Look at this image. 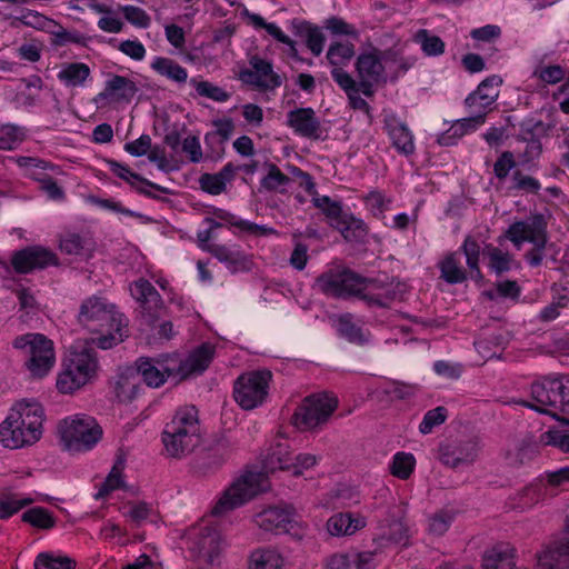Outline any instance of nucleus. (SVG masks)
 Returning a JSON list of instances; mask_svg holds the SVG:
<instances>
[{"mask_svg":"<svg viewBox=\"0 0 569 569\" xmlns=\"http://www.w3.org/2000/svg\"><path fill=\"white\" fill-rule=\"evenodd\" d=\"M547 130L546 123L541 120H526L521 122L519 140L527 143L523 154L528 160L540 157L542 152L540 137L545 136Z\"/></svg>","mask_w":569,"mask_h":569,"instance_id":"4be33fe9","label":"nucleus"},{"mask_svg":"<svg viewBox=\"0 0 569 569\" xmlns=\"http://www.w3.org/2000/svg\"><path fill=\"white\" fill-rule=\"evenodd\" d=\"M58 431L64 448L74 452L91 450L102 437L101 427L93 417L87 415L63 419Z\"/></svg>","mask_w":569,"mask_h":569,"instance_id":"423d86ee","label":"nucleus"},{"mask_svg":"<svg viewBox=\"0 0 569 569\" xmlns=\"http://www.w3.org/2000/svg\"><path fill=\"white\" fill-rule=\"evenodd\" d=\"M447 417L448 411L442 406L428 410L419 425V431L422 435L430 433L435 427L442 425L446 421Z\"/></svg>","mask_w":569,"mask_h":569,"instance_id":"052dcab7","label":"nucleus"},{"mask_svg":"<svg viewBox=\"0 0 569 569\" xmlns=\"http://www.w3.org/2000/svg\"><path fill=\"white\" fill-rule=\"evenodd\" d=\"M131 296L139 302L141 308L142 321L152 327L159 318V311L163 307L160 293L153 284L144 279L139 278L131 286Z\"/></svg>","mask_w":569,"mask_h":569,"instance_id":"2eb2a0df","label":"nucleus"},{"mask_svg":"<svg viewBox=\"0 0 569 569\" xmlns=\"http://www.w3.org/2000/svg\"><path fill=\"white\" fill-rule=\"evenodd\" d=\"M44 410L37 401H18L0 423V443L9 449L32 446L43 432Z\"/></svg>","mask_w":569,"mask_h":569,"instance_id":"f03ea898","label":"nucleus"},{"mask_svg":"<svg viewBox=\"0 0 569 569\" xmlns=\"http://www.w3.org/2000/svg\"><path fill=\"white\" fill-rule=\"evenodd\" d=\"M283 558L273 549H260L251 553L250 569H282Z\"/></svg>","mask_w":569,"mask_h":569,"instance_id":"37998d69","label":"nucleus"},{"mask_svg":"<svg viewBox=\"0 0 569 569\" xmlns=\"http://www.w3.org/2000/svg\"><path fill=\"white\" fill-rule=\"evenodd\" d=\"M122 316L106 298L91 296L80 303L77 322L90 332H102L104 328H113V326L120 329Z\"/></svg>","mask_w":569,"mask_h":569,"instance_id":"9d476101","label":"nucleus"},{"mask_svg":"<svg viewBox=\"0 0 569 569\" xmlns=\"http://www.w3.org/2000/svg\"><path fill=\"white\" fill-rule=\"evenodd\" d=\"M365 525L363 518L353 517L350 512H341L329 518L327 529L331 536H350Z\"/></svg>","mask_w":569,"mask_h":569,"instance_id":"c756f323","label":"nucleus"},{"mask_svg":"<svg viewBox=\"0 0 569 569\" xmlns=\"http://www.w3.org/2000/svg\"><path fill=\"white\" fill-rule=\"evenodd\" d=\"M11 267L19 274H27L36 269H44L48 266L59 263L57 254L41 246H29L17 250L11 257Z\"/></svg>","mask_w":569,"mask_h":569,"instance_id":"4468645a","label":"nucleus"},{"mask_svg":"<svg viewBox=\"0 0 569 569\" xmlns=\"http://www.w3.org/2000/svg\"><path fill=\"white\" fill-rule=\"evenodd\" d=\"M213 126L216 127V130L208 132L204 136V142L208 146L213 143L218 138H220V143H223L229 140L234 130V123L230 118L214 120Z\"/></svg>","mask_w":569,"mask_h":569,"instance_id":"680f3d73","label":"nucleus"},{"mask_svg":"<svg viewBox=\"0 0 569 569\" xmlns=\"http://www.w3.org/2000/svg\"><path fill=\"white\" fill-rule=\"evenodd\" d=\"M252 69L264 80V89L272 90L282 84V78L273 72L271 62L257 56L250 59Z\"/></svg>","mask_w":569,"mask_h":569,"instance_id":"a18cd8bd","label":"nucleus"},{"mask_svg":"<svg viewBox=\"0 0 569 569\" xmlns=\"http://www.w3.org/2000/svg\"><path fill=\"white\" fill-rule=\"evenodd\" d=\"M13 347L23 351L29 358L26 367L33 377H44L53 367L56 357L53 342L42 333H24L18 336Z\"/></svg>","mask_w":569,"mask_h":569,"instance_id":"1a4fd4ad","label":"nucleus"},{"mask_svg":"<svg viewBox=\"0 0 569 569\" xmlns=\"http://www.w3.org/2000/svg\"><path fill=\"white\" fill-rule=\"evenodd\" d=\"M367 278L346 267L330 268L316 278L313 288L333 299H349L366 290Z\"/></svg>","mask_w":569,"mask_h":569,"instance_id":"0eeeda50","label":"nucleus"},{"mask_svg":"<svg viewBox=\"0 0 569 569\" xmlns=\"http://www.w3.org/2000/svg\"><path fill=\"white\" fill-rule=\"evenodd\" d=\"M60 249L67 254L88 258L92 252V242L90 239L82 238L80 234L69 233L60 240Z\"/></svg>","mask_w":569,"mask_h":569,"instance_id":"a19ab883","label":"nucleus"},{"mask_svg":"<svg viewBox=\"0 0 569 569\" xmlns=\"http://www.w3.org/2000/svg\"><path fill=\"white\" fill-rule=\"evenodd\" d=\"M416 459L415 456L410 452H397L390 465V472L392 476L406 480L408 479L415 470Z\"/></svg>","mask_w":569,"mask_h":569,"instance_id":"3c124183","label":"nucleus"},{"mask_svg":"<svg viewBox=\"0 0 569 569\" xmlns=\"http://www.w3.org/2000/svg\"><path fill=\"white\" fill-rule=\"evenodd\" d=\"M108 164L111 172L124 181H129V179H134L148 188L160 191L162 193H170V190L168 188L157 184L141 177L140 174L131 171V169L127 164H122L116 160H109Z\"/></svg>","mask_w":569,"mask_h":569,"instance_id":"49530a36","label":"nucleus"},{"mask_svg":"<svg viewBox=\"0 0 569 569\" xmlns=\"http://www.w3.org/2000/svg\"><path fill=\"white\" fill-rule=\"evenodd\" d=\"M460 249L466 257V262L470 270V278L475 281L481 280L482 273L479 269L480 244L478 241L471 236H468Z\"/></svg>","mask_w":569,"mask_h":569,"instance_id":"ea45409f","label":"nucleus"},{"mask_svg":"<svg viewBox=\"0 0 569 569\" xmlns=\"http://www.w3.org/2000/svg\"><path fill=\"white\" fill-rule=\"evenodd\" d=\"M502 83V78L492 74L482 80L477 89L469 93L465 99V104L470 109L471 114H483V123L488 108L498 99L499 91L497 87Z\"/></svg>","mask_w":569,"mask_h":569,"instance_id":"dca6fc26","label":"nucleus"},{"mask_svg":"<svg viewBox=\"0 0 569 569\" xmlns=\"http://www.w3.org/2000/svg\"><path fill=\"white\" fill-rule=\"evenodd\" d=\"M338 407L333 393L322 392L305 398L293 413V423L302 430H315L326 425Z\"/></svg>","mask_w":569,"mask_h":569,"instance_id":"9b49d317","label":"nucleus"},{"mask_svg":"<svg viewBox=\"0 0 569 569\" xmlns=\"http://www.w3.org/2000/svg\"><path fill=\"white\" fill-rule=\"evenodd\" d=\"M371 288L379 293L380 299L385 302V307L388 308L390 303L395 300H399L403 295V284L400 282L389 281L382 282L377 279L367 278L366 289Z\"/></svg>","mask_w":569,"mask_h":569,"instance_id":"c9c22d12","label":"nucleus"},{"mask_svg":"<svg viewBox=\"0 0 569 569\" xmlns=\"http://www.w3.org/2000/svg\"><path fill=\"white\" fill-rule=\"evenodd\" d=\"M531 401L523 400V407L569 423V376L546 377L531 385Z\"/></svg>","mask_w":569,"mask_h":569,"instance_id":"20e7f679","label":"nucleus"},{"mask_svg":"<svg viewBox=\"0 0 569 569\" xmlns=\"http://www.w3.org/2000/svg\"><path fill=\"white\" fill-rule=\"evenodd\" d=\"M54 27H57V30H52L51 34L53 37L52 43L57 47H62L68 43H76V44H84L86 37L81 34L78 31H69L64 28H62L60 24H58L56 21L52 23Z\"/></svg>","mask_w":569,"mask_h":569,"instance_id":"0e129e2a","label":"nucleus"},{"mask_svg":"<svg viewBox=\"0 0 569 569\" xmlns=\"http://www.w3.org/2000/svg\"><path fill=\"white\" fill-rule=\"evenodd\" d=\"M512 188L527 193L537 194L541 189V184L538 179L523 174L520 170H516L512 173Z\"/></svg>","mask_w":569,"mask_h":569,"instance_id":"338daca9","label":"nucleus"},{"mask_svg":"<svg viewBox=\"0 0 569 569\" xmlns=\"http://www.w3.org/2000/svg\"><path fill=\"white\" fill-rule=\"evenodd\" d=\"M66 363L78 376L83 377V386L90 380L97 368V359L87 351L71 355Z\"/></svg>","mask_w":569,"mask_h":569,"instance_id":"4c0bfd02","label":"nucleus"},{"mask_svg":"<svg viewBox=\"0 0 569 569\" xmlns=\"http://www.w3.org/2000/svg\"><path fill=\"white\" fill-rule=\"evenodd\" d=\"M91 70L87 63L70 62L62 64L57 78L68 88L83 87Z\"/></svg>","mask_w":569,"mask_h":569,"instance_id":"473e14b6","label":"nucleus"},{"mask_svg":"<svg viewBox=\"0 0 569 569\" xmlns=\"http://www.w3.org/2000/svg\"><path fill=\"white\" fill-rule=\"evenodd\" d=\"M137 91L138 87L132 80L123 76L113 74L106 81L103 90L96 96L94 101L129 102Z\"/></svg>","mask_w":569,"mask_h":569,"instance_id":"412c9836","label":"nucleus"},{"mask_svg":"<svg viewBox=\"0 0 569 569\" xmlns=\"http://www.w3.org/2000/svg\"><path fill=\"white\" fill-rule=\"evenodd\" d=\"M224 546L226 542L216 528L203 526L193 531L189 550L194 558L213 565Z\"/></svg>","mask_w":569,"mask_h":569,"instance_id":"ddd939ff","label":"nucleus"},{"mask_svg":"<svg viewBox=\"0 0 569 569\" xmlns=\"http://www.w3.org/2000/svg\"><path fill=\"white\" fill-rule=\"evenodd\" d=\"M311 201L316 208L322 211L329 223L340 217V213L342 212V203L340 201L332 200L328 196L317 194Z\"/></svg>","mask_w":569,"mask_h":569,"instance_id":"bf43d9fd","label":"nucleus"},{"mask_svg":"<svg viewBox=\"0 0 569 569\" xmlns=\"http://www.w3.org/2000/svg\"><path fill=\"white\" fill-rule=\"evenodd\" d=\"M214 356V347L202 343L186 359L179 353H162L156 357H140L134 371L140 380L151 388L161 387L168 378L182 381L191 376L201 375Z\"/></svg>","mask_w":569,"mask_h":569,"instance_id":"f257e3e1","label":"nucleus"},{"mask_svg":"<svg viewBox=\"0 0 569 569\" xmlns=\"http://www.w3.org/2000/svg\"><path fill=\"white\" fill-rule=\"evenodd\" d=\"M415 41L420 44L422 52L429 57L441 56L445 52V42L440 37L420 29L415 34Z\"/></svg>","mask_w":569,"mask_h":569,"instance_id":"09e8293b","label":"nucleus"},{"mask_svg":"<svg viewBox=\"0 0 569 569\" xmlns=\"http://www.w3.org/2000/svg\"><path fill=\"white\" fill-rule=\"evenodd\" d=\"M485 254L489 257V267L497 274H501L510 270L512 256L507 252H502L499 248L488 244L485 249Z\"/></svg>","mask_w":569,"mask_h":569,"instance_id":"5fc2aeb1","label":"nucleus"},{"mask_svg":"<svg viewBox=\"0 0 569 569\" xmlns=\"http://www.w3.org/2000/svg\"><path fill=\"white\" fill-rule=\"evenodd\" d=\"M477 457V450L471 446L466 451L463 449L450 450L449 447L442 448L440 451V461L450 468H458L461 465L471 463Z\"/></svg>","mask_w":569,"mask_h":569,"instance_id":"79ce46f5","label":"nucleus"},{"mask_svg":"<svg viewBox=\"0 0 569 569\" xmlns=\"http://www.w3.org/2000/svg\"><path fill=\"white\" fill-rule=\"evenodd\" d=\"M483 124V114H471L456 120L451 127L437 137V142L442 147L456 146L468 132L477 130Z\"/></svg>","mask_w":569,"mask_h":569,"instance_id":"b1692460","label":"nucleus"},{"mask_svg":"<svg viewBox=\"0 0 569 569\" xmlns=\"http://www.w3.org/2000/svg\"><path fill=\"white\" fill-rule=\"evenodd\" d=\"M383 129L391 140L392 147L402 156H411L416 151L415 137L411 130L396 114H387L383 119Z\"/></svg>","mask_w":569,"mask_h":569,"instance_id":"a211bd4d","label":"nucleus"},{"mask_svg":"<svg viewBox=\"0 0 569 569\" xmlns=\"http://www.w3.org/2000/svg\"><path fill=\"white\" fill-rule=\"evenodd\" d=\"M124 468V460L118 458L114 462L111 471L107 476L106 480L102 482L101 487L97 492V498H103L108 496L111 491H114L120 488H124L126 483L122 479V470Z\"/></svg>","mask_w":569,"mask_h":569,"instance_id":"de8ad7c7","label":"nucleus"},{"mask_svg":"<svg viewBox=\"0 0 569 569\" xmlns=\"http://www.w3.org/2000/svg\"><path fill=\"white\" fill-rule=\"evenodd\" d=\"M350 551L353 569H375L378 566L377 551Z\"/></svg>","mask_w":569,"mask_h":569,"instance_id":"774afa93","label":"nucleus"},{"mask_svg":"<svg viewBox=\"0 0 569 569\" xmlns=\"http://www.w3.org/2000/svg\"><path fill=\"white\" fill-rule=\"evenodd\" d=\"M291 466L292 458L287 442H278L272 446L263 459V469L266 472L288 470Z\"/></svg>","mask_w":569,"mask_h":569,"instance_id":"72a5a7b5","label":"nucleus"},{"mask_svg":"<svg viewBox=\"0 0 569 569\" xmlns=\"http://www.w3.org/2000/svg\"><path fill=\"white\" fill-rule=\"evenodd\" d=\"M271 371L256 370L242 373L233 386L236 402L244 410L254 409L263 403L268 396Z\"/></svg>","mask_w":569,"mask_h":569,"instance_id":"f8f14e48","label":"nucleus"},{"mask_svg":"<svg viewBox=\"0 0 569 569\" xmlns=\"http://www.w3.org/2000/svg\"><path fill=\"white\" fill-rule=\"evenodd\" d=\"M353 56L355 46L349 41L331 43L327 52V59L335 68L346 66Z\"/></svg>","mask_w":569,"mask_h":569,"instance_id":"603ef678","label":"nucleus"},{"mask_svg":"<svg viewBox=\"0 0 569 569\" xmlns=\"http://www.w3.org/2000/svg\"><path fill=\"white\" fill-rule=\"evenodd\" d=\"M335 328L337 335L350 343L365 346L370 341V331L359 326L350 312L340 315L335 322Z\"/></svg>","mask_w":569,"mask_h":569,"instance_id":"393cba45","label":"nucleus"},{"mask_svg":"<svg viewBox=\"0 0 569 569\" xmlns=\"http://www.w3.org/2000/svg\"><path fill=\"white\" fill-rule=\"evenodd\" d=\"M456 513L450 509H441L428 518V531L433 536L445 535L453 522Z\"/></svg>","mask_w":569,"mask_h":569,"instance_id":"864d4df0","label":"nucleus"},{"mask_svg":"<svg viewBox=\"0 0 569 569\" xmlns=\"http://www.w3.org/2000/svg\"><path fill=\"white\" fill-rule=\"evenodd\" d=\"M140 390V379L134 368H126L118 376L114 385V395L120 402L133 400Z\"/></svg>","mask_w":569,"mask_h":569,"instance_id":"2f4dec72","label":"nucleus"},{"mask_svg":"<svg viewBox=\"0 0 569 569\" xmlns=\"http://www.w3.org/2000/svg\"><path fill=\"white\" fill-rule=\"evenodd\" d=\"M440 278L449 284L462 283L468 279V273L461 266L460 252H450L438 262Z\"/></svg>","mask_w":569,"mask_h":569,"instance_id":"cd10ccee","label":"nucleus"},{"mask_svg":"<svg viewBox=\"0 0 569 569\" xmlns=\"http://www.w3.org/2000/svg\"><path fill=\"white\" fill-rule=\"evenodd\" d=\"M517 249L523 242L532 243V248L526 252L525 259L532 268L541 266L543 251L548 244L547 221L542 213H533L528 220H520L511 223L505 232Z\"/></svg>","mask_w":569,"mask_h":569,"instance_id":"39448f33","label":"nucleus"},{"mask_svg":"<svg viewBox=\"0 0 569 569\" xmlns=\"http://www.w3.org/2000/svg\"><path fill=\"white\" fill-rule=\"evenodd\" d=\"M538 566L541 569L569 568V516L562 536L539 555Z\"/></svg>","mask_w":569,"mask_h":569,"instance_id":"6ab92c4d","label":"nucleus"},{"mask_svg":"<svg viewBox=\"0 0 569 569\" xmlns=\"http://www.w3.org/2000/svg\"><path fill=\"white\" fill-rule=\"evenodd\" d=\"M512 549L500 543L487 549L482 556V569H521L515 563Z\"/></svg>","mask_w":569,"mask_h":569,"instance_id":"bb28decb","label":"nucleus"},{"mask_svg":"<svg viewBox=\"0 0 569 569\" xmlns=\"http://www.w3.org/2000/svg\"><path fill=\"white\" fill-rule=\"evenodd\" d=\"M190 83L196 87V91L199 96L213 101L224 102L230 98V93L209 81H196V79H191Z\"/></svg>","mask_w":569,"mask_h":569,"instance_id":"4d7b16f0","label":"nucleus"},{"mask_svg":"<svg viewBox=\"0 0 569 569\" xmlns=\"http://www.w3.org/2000/svg\"><path fill=\"white\" fill-rule=\"evenodd\" d=\"M330 227L339 231L348 242H365L369 231L367 223L362 219L355 217L352 213H347L343 210L340 217L330 222Z\"/></svg>","mask_w":569,"mask_h":569,"instance_id":"5701e85b","label":"nucleus"},{"mask_svg":"<svg viewBox=\"0 0 569 569\" xmlns=\"http://www.w3.org/2000/svg\"><path fill=\"white\" fill-rule=\"evenodd\" d=\"M358 77L369 79H383L385 67L381 62L380 52L373 49L369 52L360 53L355 63Z\"/></svg>","mask_w":569,"mask_h":569,"instance_id":"7c9ffc66","label":"nucleus"},{"mask_svg":"<svg viewBox=\"0 0 569 569\" xmlns=\"http://www.w3.org/2000/svg\"><path fill=\"white\" fill-rule=\"evenodd\" d=\"M83 386V377L78 376L69 366L64 362L62 372L58 376L57 388L62 393H72Z\"/></svg>","mask_w":569,"mask_h":569,"instance_id":"6e6d98bb","label":"nucleus"},{"mask_svg":"<svg viewBox=\"0 0 569 569\" xmlns=\"http://www.w3.org/2000/svg\"><path fill=\"white\" fill-rule=\"evenodd\" d=\"M22 521L38 529L48 530L56 526V518L51 511L43 507H33L26 510L21 517Z\"/></svg>","mask_w":569,"mask_h":569,"instance_id":"c03bdc74","label":"nucleus"},{"mask_svg":"<svg viewBox=\"0 0 569 569\" xmlns=\"http://www.w3.org/2000/svg\"><path fill=\"white\" fill-rule=\"evenodd\" d=\"M267 488V478L262 472L248 471L223 491L212 508V515H224L244 505Z\"/></svg>","mask_w":569,"mask_h":569,"instance_id":"6e6552de","label":"nucleus"},{"mask_svg":"<svg viewBox=\"0 0 569 569\" xmlns=\"http://www.w3.org/2000/svg\"><path fill=\"white\" fill-rule=\"evenodd\" d=\"M36 569H74L76 562L68 557H52L40 553L34 561Z\"/></svg>","mask_w":569,"mask_h":569,"instance_id":"13d9d810","label":"nucleus"},{"mask_svg":"<svg viewBox=\"0 0 569 569\" xmlns=\"http://www.w3.org/2000/svg\"><path fill=\"white\" fill-rule=\"evenodd\" d=\"M567 71L559 64L539 66L533 71V77L548 84H556L566 78Z\"/></svg>","mask_w":569,"mask_h":569,"instance_id":"e2e57ef3","label":"nucleus"},{"mask_svg":"<svg viewBox=\"0 0 569 569\" xmlns=\"http://www.w3.org/2000/svg\"><path fill=\"white\" fill-rule=\"evenodd\" d=\"M151 68L158 74L166 77L167 79L174 81L179 84H183L187 82V69L170 58L156 57L151 62Z\"/></svg>","mask_w":569,"mask_h":569,"instance_id":"f704fd0d","label":"nucleus"},{"mask_svg":"<svg viewBox=\"0 0 569 569\" xmlns=\"http://www.w3.org/2000/svg\"><path fill=\"white\" fill-rule=\"evenodd\" d=\"M548 496H551V492L548 491L547 482L542 477L538 478L519 493V507L522 509L529 508Z\"/></svg>","mask_w":569,"mask_h":569,"instance_id":"58836bf2","label":"nucleus"},{"mask_svg":"<svg viewBox=\"0 0 569 569\" xmlns=\"http://www.w3.org/2000/svg\"><path fill=\"white\" fill-rule=\"evenodd\" d=\"M266 166L268 173L260 181L261 188L267 191H283L284 187L290 183V178L274 163L269 162Z\"/></svg>","mask_w":569,"mask_h":569,"instance_id":"8fccbe9b","label":"nucleus"},{"mask_svg":"<svg viewBox=\"0 0 569 569\" xmlns=\"http://www.w3.org/2000/svg\"><path fill=\"white\" fill-rule=\"evenodd\" d=\"M293 24L298 29V33L306 36V46L312 52L313 56L318 57L323 51L326 38L321 29L317 26L306 21H293Z\"/></svg>","mask_w":569,"mask_h":569,"instance_id":"e433bc0d","label":"nucleus"},{"mask_svg":"<svg viewBox=\"0 0 569 569\" xmlns=\"http://www.w3.org/2000/svg\"><path fill=\"white\" fill-rule=\"evenodd\" d=\"M293 509L289 506L269 507L254 516V522L266 531L287 532L292 521Z\"/></svg>","mask_w":569,"mask_h":569,"instance_id":"aec40b11","label":"nucleus"},{"mask_svg":"<svg viewBox=\"0 0 569 569\" xmlns=\"http://www.w3.org/2000/svg\"><path fill=\"white\" fill-rule=\"evenodd\" d=\"M161 440L167 453L182 458L191 453L201 442L198 410L194 406L179 408L164 426Z\"/></svg>","mask_w":569,"mask_h":569,"instance_id":"7ed1b4c3","label":"nucleus"},{"mask_svg":"<svg viewBox=\"0 0 569 569\" xmlns=\"http://www.w3.org/2000/svg\"><path fill=\"white\" fill-rule=\"evenodd\" d=\"M212 213L216 218L238 228L240 231L253 234V236H269L276 234L277 231L266 224H258L248 220L238 219L233 213L221 209L214 208Z\"/></svg>","mask_w":569,"mask_h":569,"instance_id":"c85d7f7f","label":"nucleus"},{"mask_svg":"<svg viewBox=\"0 0 569 569\" xmlns=\"http://www.w3.org/2000/svg\"><path fill=\"white\" fill-rule=\"evenodd\" d=\"M286 124L302 138L323 140V129L320 119L312 108H296L287 113Z\"/></svg>","mask_w":569,"mask_h":569,"instance_id":"f3484780","label":"nucleus"},{"mask_svg":"<svg viewBox=\"0 0 569 569\" xmlns=\"http://www.w3.org/2000/svg\"><path fill=\"white\" fill-rule=\"evenodd\" d=\"M208 252L223 263L232 273L251 269V260L238 249L224 244H212V247L208 248Z\"/></svg>","mask_w":569,"mask_h":569,"instance_id":"a878e982","label":"nucleus"},{"mask_svg":"<svg viewBox=\"0 0 569 569\" xmlns=\"http://www.w3.org/2000/svg\"><path fill=\"white\" fill-rule=\"evenodd\" d=\"M119 9L132 26L143 29L150 26L151 19L143 9L131 4L120 6Z\"/></svg>","mask_w":569,"mask_h":569,"instance_id":"69168bd1","label":"nucleus"}]
</instances>
